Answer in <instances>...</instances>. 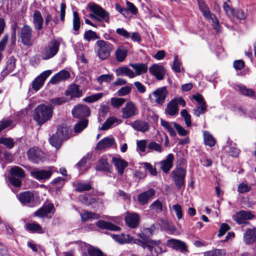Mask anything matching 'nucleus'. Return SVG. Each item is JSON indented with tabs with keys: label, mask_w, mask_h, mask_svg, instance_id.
Returning a JSON list of instances; mask_svg holds the SVG:
<instances>
[{
	"label": "nucleus",
	"mask_w": 256,
	"mask_h": 256,
	"mask_svg": "<svg viewBox=\"0 0 256 256\" xmlns=\"http://www.w3.org/2000/svg\"><path fill=\"white\" fill-rule=\"evenodd\" d=\"M60 43L58 40L54 39L42 47L40 50V56L44 60H48L54 57L58 53Z\"/></svg>",
	"instance_id": "nucleus-2"
},
{
	"label": "nucleus",
	"mask_w": 256,
	"mask_h": 256,
	"mask_svg": "<svg viewBox=\"0 0 256 256\" xmlns=\"http://www.w3.org/2000/svg\"><path fill=\"white\" fill-rule=\"evenodd\" d=\"M16 60L14 56L10 57L6 62V69L8 72H12L16 68Z\"/></svg>",
	"instance_id": "nucleus-51"
},
{
	"label": "nucleus",
	"mask_w": 256,
	"mask_h": 256,
	"mask_svg": "<svg viewBox=\"0 0 256 256\" xmlns=\"http://www.w3.org/2000/svg\"><path fill=\"white\" fill-rule=\"evenodd\" d=\"M160 124L162 126H163L164 128L167 130L169 132L171 136H174L176 135V132L174 130L171 126L169 122L164 120L162 119H161Z\"/></svg>",
	"instance_id": "nucleus-48"
},
{
	"label": "nucleus",
	"mask_w": 256,
	"mask_h": 256,
	"mask_svg": "<svg viewBox=\"0 0 256 256\" xmlns=\"http://www.w3.org/2000/svg\"><path fill=\"white\" fill-rule=\"evenodd\" d=\"M96 224L98 227L102 229H106L113 231H119L120 230V228L119 226L103 220H98Z\"/></svg>",
	"instance_id": "nucleus-25"
},
{
	"label": "nucleus",
	"mask_w": 256,
	"mask_h": 256,
	"mask_svg": "<svg viewBox=\"0 0 256 256\" xmlns=\"http://www.w3.org/2000/svg\"><path fill=\"white\" fill-rule=\"evenodd\" d=\"M104 94L102 93L96 94L94 95L87 96L83 99V100L88 103L96 102L102 98Z\"/></svg>",
	"instance_id": "nucleus-50"
},
{
	"label": "nucleus",
	"mask_w": 256,
	"mask_h": 256,
	"mask_svg": "<svg viewBox=\"0 0 256 256\" xmlns=\"http://www.w3.org/2000/svg\"><path fill=\"white\" fill-rule=\"evenodd\" d=\"M208 20H212V24L214 28L218 32H220V23L218 20L216 18L215 14H212V16H210V18H208L206 19Z\"/></svg>",
	"instance_id": "nucleus-53"
},
{
	"label": "nucleus",
	"mask_w": 256,
	"mask_h": 256,
	"mask_svg": "<svg viewBox=\"0 0 256 256\" xmlns=\"http://www.w3.org/2000/svg\"><path fill=\"white\" fill-rule=\"evenodd\" d=\"M165 112L170 116H174L178 114V108L176 104L174 103V101L172 100L168 103Z\"/></svg>",
	"instance_id": "nucleus-40"
},
{
	"label": "nucleus",
	"mask_w": 256,
	"mask_h": 256,
	"mask_svg": "<svg viewBox=\"0 0 256 256\" xmlns=\"http://www.w3.org/2000/svg\"><path fill=\"white\" fill-rule=\"evenodd\" d=\"M254 216L250 212L241 210L236 216V220L238 224H242L246 220H250Z\"/></svg>",
	"instance_id": "nucleus-29"
},
{
	"label": "nucleus",
	"mask_w": 256,
	"mask_h": 256,
	"mask_svg": "<svg viewBox=\"0 0 256 256\" xmlns=\"http://www.w3.org/2000/svg\"><path fill=\"white\" fill-rule=\"evenodd\" d=\"M122 118L128 119L134 116L138 113L136 105L132 102H126L122 109Z\"/></svg>",
	"instance_id": "nucleus-8"
},
{
	"label": "nucleus",
	"mask_w": 256,
	"mask_h": 256,
	"mask_svg": "<svg viewBox=\"0 0 256 256\" xmlns=\"http://www.w3.org/2000/svg\"><path fill=\"white\" fill-rule=\"evenodd\" d=\"M112 238L120 244L130 243L132 240V238L129 234H113Z\"/></svg>",
	"instance_id": "nucleus-35"
},
{
	"label": "nucleus",
	"mask_w": 256,
	"mask_h": 256,
	"mask_svg": "<svg viewBox=\"0 0 256 256\" xmlns=\"http://www.w3.org/2000/svg\"><path fill=\"white\" fill-rule=\"evenodd\" d=\"M87 250L89 256H100L103 252L100 249L91 246H88Z\"/></svg>",
	"instance_id": "nucleus-55"
},
{
	"label": "nucleus",
	"mask_w": 256,
	"mask_h": 256,
	"mask_svg": "<svg viewBox=\"0 0 256 256\" xmlns=\"http://www.w3.org/2000/svg\"><path fill=\"white\" fill-rule=\"evenodd\" d=\"M65 94L66 96H70L71 98H78L82 96L83 92L82 90L80 89L78 85L76 84H72L66 91Z\"/></svg>",
	"instance_id": "nucleus-18"
},
{
	"label": "nucleus",
	"mask_w": 256,
	"mask_h": 256,
	"mask_svg": "<svg viewBox=\"0 0 256 256\" xmlns=\"http://www.w3.org/2000/svg\"><path fill=\"white\" fill-rule=\"evenodd\" d=\"M199 106L196 107L194 110V114L196 116H199L200 114H202L206 112V103H202L200 104Z\"/></svg>",
	"instance_id": "nucleus-59"
},
{
	"label": "nucleus",
	"mask_w": 256,
	"mask_h": 256,
	"mask_svg": "<svg viewBox=\"0 0 256 256\" xmlns=\"http://www.w3.org/2000/svg\"><path fill=\"white\" fill-rule=\"evenodd\" d=\"M54 170L52 167H50L48 170H38L31 172L32 176L38 180H45L49 179Z\"/></svg>",
	"instance_id": "nucleus-12"
},
{
	"label": "nucleus",
	"mask_w": 256,
	"mask_h": 256,
	"mask_svg": "<svg viewBox=\"0 0 256 256\" xmlns=\"http://www.w3.org/2000/svg\"><path fill=\"white\" fill-rule=\"evenodd\" d=\"M120 120L116 118L110 117L108 118L106 121L102 124L100 130H106L110 128L114 125H117L120 124Z\"/></svg>",
	"instance_id": "nucleus-33"
},
{
	"label": "nucleus",
	"mask_w": 256,
	"mask_h": 256,
	"mask_svg": "<svg viewBox=\"0 0 256 256\" xmlns=\"http://www.w3.org/2000/svg\"><path fill=\"white\" fill-rule=\"evenodd\" d=\"M200 10L202 12L203 16L206 19L210 18V16L213 14L211 12L210 9L204 0H197Z\"/></svg>",
	"instance_id": "nucleus-27"
},
{
	"label": "nucleus",
	"mask_w": 256,
	"mask_h": 256,
	"mask_svg": "<svg viewBox=\"0 0 256 256\" xmlns=\"http://www.w3.org/2000/svg\"><path fill=\"white\" fill-rule=\"evenodd\" d=\"M72 26L73 30L74 31V35L78 34V32L79 30L80 27V18L77 12H73V20H72Z\"/></svg>",
	"instance_id": "nucleus-38"
},
{
	"label": "nucleus",
	"mask_w": 256,
	"mask_h": 256,
	"mask_svg": "<svg viewBox=\"0 0 256 256\" xmlns=\"http://www.w3.org/2000/svg\"><path fill=\"white\" fill-rule=\"evenodd\" d=\"M129 65L134 70L136 76L145 74L148 70V64L145 63L130 64Z\"/></svg>",
	"instance_id": "nucleus-26"
},
{
	"label": "nucleus",
	"mask_w": 256,
	"mask_h": 256,
	"mask_svg": "<svg viewBox=\"0 0 256 256\" xmlns=\"http://www.w3.org/2000/svg\"><path fill=\"white\" fill-rule=\"evenodd\" d=\"M148 148L159 153H161L163 150L162 146L155 142H150L148 144Z\"/></svg>",
	"instance_id": "nucleus-58"
},
{
	"label": "nucleus",
	"mask_w": 256,
	"mask_h": 256,
	"mask_svg": "<svg viewBox=\"0 0 256 256\" xmlns=\"http://www.w3.org/2000/svg\"><path fill=\"white\" fill-rule=\"evenodd\" d=\"M32 28L28 25L24 26L20 30V37L22 43L27 46L32 45Z\"/></svg>",
	"instance_id": "nucleus-7"
},
{
	"label": "nucleus",
	"mask_w": 256,
	"mask_h": 256,
	"mask_svg": "<svg viewBox=\"0 0 256 256\" xmlns=\"http://www.w3.org/2000/svg\"><path fill=\"white\" fill-rule=\"evenodd\" d=\"M168 91L166 87L157 89L152 92L155 102L160 105H162L164 103Z\"/></svg>",
	"instance_id": "nucleus-14"
},
{
	"label": "nucleus",
	"mask_w": 256,
	"mask_h": 256,
	"mask_svg": "<svg viewBox=\"0 0 256 256\" xmlns=\"http://www.w3.org/2000/svg\"><path fill=\"white\" fill-rule=\"evenodd\" d=\"M87 250L89 256H100L103 252L100 249L91 246H88Z\"/></svg>",
	"instance_id": "nucleus-54"
},
{
	"label": "nucleus",
	"mask_w": 256,
	"mask_h": 256,
	"mask_svg": "<svg viewBox=\"0 0 256 256\" xmlns=\"http://www.w3.org/2000/svg\"><path fill=\"white\" fill-rule=\"evenodd\" d=\"M132 126L136 130L145 132L149 130V124L147 122L142 121V120H136L134 121L132 124Z\"/></svg>",
	"instance_id": "nucleus-24"
},
{
	"label": "nucleus",
	"mask_w": 256,
	"mask_h": 256,
	"mask_svg": "<svg viewBox=\"0 0 256 256\" xmlns=\"http://www.w3.org/2000/svg\"><path fill=\"white\" fill-rule=\"evenodd\" d=\"M70 77V72L66 70H62L53 76L50 80L52 84H55L61 81L65 80Z\"/></svg>",
	"instance_id": "nucleus-20"
},
{
	"label": "nucleus",
	"mask_w": 256,
	"mask_h": 256,
	"mask_svg": "<svg viewBox=\"0 0 256 256\" xmlns=\"http://www.w3.org/2000/svg\"><path fill=\"white\" fill-rule=\"evenodd\" d=\"M113 79L114 76L112 74H106L100 76L97 78V80L100 84H102L103 82L109 83L113 80Z\"/></svg>",
	"instance_id": "nucleus-56"
},
{
	"label": "nucleus",
	"mask_w": 256,
	"mask_h": 256,
	"mask_svg": "<svg viewBox=\"0 0 256 256\" xmlns=\"http://www.w3.org/2000/svg\"><path fill=\"white\" fill-rule=\"evenodd\" d=\"M54 206L51 204L44 205L42 207L34 212V216L39 218H44L51 212Z\"/></svg>",
	"instance_id": "nucleus-23"
},
{
	"label": "nucleus",
	"mask_w": 256,
	"mask_h": 256,
	"mask_svg": "<svg viewBox=\"0 0 256 256\" xmlns=\"http://www.w3.org/2000/svg\"><path fill=\"white\" fill-rule=\"evenodd\" d=\"M239 90L242 94L246 96H252L254 95V92L253 90L246 88L244 86H240Z\"/></svg>",
	"instance_id": "nucleus-62"
},
{
	"label": "nucleus",
	"mask_w": 256,
	"mask_h": 256,
	"mask_svg": "<svg viewBox=\"0 0 256 256\" xmlns=\"http://www.w3.org/2000/svg\"><path fill=\"white\" fill-rule=\"evenodd\" d=\"M26 228L27 230L32 232H37L38 234H43L44 232V230L36 222L28 223L26 225Z\"/></svg>",
	"instance_id": "nucleus-34"
},
{
	"label": "nucleus",
	"mask_w": 256,
	"mask_h": 256,
	"mask_svg": "<svg viewBox=\"0 0 256 256\" xmlns=\"http://www.w3.org/2000/svg\"><path fill=\"white\" fill-rule=\"evenodd\" d=\"M155 194V191L152 188H150L147 191L140 194L138 196V200L139 202L142 204H145Z\"/></svg>",
	"instance_id": "nucleus-22"
},
{
	"label": "nucleus",
	"mask_w": 256,
	"mask_h": 256,
	"mask_svg": "<svg viewBox=\"0 0 256 256\" xmlns=\"http://www.w3.org/2000/svg\"><path fill=\"white\" fill-rule=\"evenodd\" d=\"M140 216L137 214L128 213L125 217L126 224L130 228H134L140 224Z\"/></svg>",
	"instance_id": "nucleus-16"
},
{
	"label": "nucleus",
	"mask_w": 256,
	"mask_h": 256,
	"mask_svg": "<svg viewBox=\"0 0 256 256\" xmlns=\"http://www.w3.org/2000/svg\"><path fill=\"white\" fill-rule=\"evenodd\" d=\"M244 238L245 242L247 244H250L256 242L254 234L251 229H248L246 231Z\"/></svg>",
	"instance_id": "nucleus-44"
},
{
	"label": "nucleus",
	"mask_w": 256,
	"mask_h": 256,
	"mask_svg": "<svg viewBox=\"0 0 256 256\" xmlns=\"http://www.w3.org/2000/svg\"><path fill=\"white\" fill-rule=\"evenodd\" d=\"M112 162L116 167L118 174H122L125 168L128 166V163L124 159L120 158L113 157Z\"/></svg>",
	"instance_id": "nucleus-21"
},
{
	"label": "nucleus",
	"mask_w": 256,
	"mask_h": 256,
	"mask_svg": "<svg viewBox=\"0 0 256 256\" xmlns=\"http://www.w3.org/2000/svg\"><path fill=\"white\" fill-rule=\"evenodd\" d=\"M10 174L11 176L24 178L25 176L24 171L20 167L15 166L12 167L10 170Z\"/></svg>",
	"instance_id": "nucleus-43"
},
{
	"label": "nucleus",
	"mask_w": 256,
	"mask_h": 256,
	"mask_svg": "<svg viewBox=\"0 0 256 256\" xmlns=\"http://www.w3.org/2000/svg\"><path fill=\"white\" fill-rule=\"evenodd\" d=\"M174 155L172 154H168L166 158L160 162V168L164 173H168L173 166Z\"/></svg>",
	"instance_id": "nucleus-19"
},
{
	"label": "nucleus",
	"mask_w": 256,
	"mask_h": 256,
	"mask_svg": "<svg viewBox=\"0 0 256 256\" xmlns=\"http://www.w3.org/2000/svg\"><path fill=\"white\" fill-rule=\"evenodd\" d=\"M84 38L87 41L99 38L96 33L91 30L86 31L84 34Z\"/></svg>",
	"instance_id": "nucleus-52"
},
{
	"label": "nucleus",
	"mask_w": 256,
	"mask_h": 256,
	"mask_svg": "<svg viewBox=\"0 0 256 256\" xmlns=\"http://www.w3.org/2000/svg\"><path fill=\"white\" fill-rule=\"evenodd\" d=\"M92 188L91 184L89 182H78L76 184L75 190L78 192H82L84 191H88Z\"/></svg>",
	"instance_id": "nucleus-45"
},
{
	"label": "nucleus",
	"mask_w": 256,
	"mask_h": 256,
	"mask_svg": "<svg viewBox=\"0 0 256 256\" xmlns=\"http://www.w3.org/2000/svg\"><path fill=\"white\" fill-rule=\"evenodd\" d=\"M128 50L123 46L118 47L115 52V57L118 62H122L126 58L128 55Z\"/></svg>",
	"instance_id": "nucleus-28"
},
{
	"label": "nucleus",
	"mask_w": 256,
	"mask_h": 256,
	"mask_svg": "<svg viewBox=\"0 0 256 256\" xmlns=\"http://www.w3.org/2000/svg\"><path fill=\"white\" fill-rule=\"evenodd\" d=\"M72 114L74 118H80L89 116L90 112L89 108L87 106L78 104L72 110Z\"/></svg>",
	"instance_id": "nucleus-10"
},
{
	"label": "nucleus",
	"mask_w": 256,
	"mask_h": 256,
	"mask_svg": "<svg viewBox=\"0 0 256 256\" xmlns=\"http://www.w3.org/2000/svg\"><path fill=\"white\" fill-rule=\"evenodd\" d=\"M182 116L184 118L185 123L188 126H191V116L186 110H182L180 112Z\"/></svg>",
	"instance_id": "nucleus-60"
},
{
	"label": "nucleus",
	"mask_w": 256,
	"mask_h": 256,
	"mask_svg": "<svg viewBox=\"0 0 256 256\" xmlns=\"http://www.w3.org/2000/svg\"><path fill=\"white\" fill-rule=\"evenodd\" d=\"M96 44L98 58L102 60L108 58L114 48L113 44L103 40H98Z\"/></svg>",
	"instance_id": "nucleus-3"
},
{
	"label": "nucleus",
	"mask_w": 256,
	"mask_h": 256,
	"mask_svg": "<svg viewBox=\"0 0 256 256\" xmlns=\"http://www.w3.org/2000/svg\"><path fill=\"white\" fill-rule=\"evenodd\" d=\"M172 208L176 214L178 219L179 220L182 219L183 214L181 206L179 204H176L173 205Z\"/></svg>",
	"instance_id": "nucleus-64"
},
{
	"label": "nucleus",
	"mask_w": 256,
	"mask_h": 256,
	"mask_svg": "<svg viewBox=\"0 0 256 256\" xmlns=\"http://www.w3.org/2000/svg\"><path fill=\"white\" fill-rule=\"evenodd\" d=\"M34 196L33 194L29 191L24 192L20 194L19 196L20 200L23 204H29L34 200Z\"/></svg>",
	"instance_id": "nucleus-36"
},
{
	"label": "nucleus",
	"mask_w": 256,
	"mask_h": 256,
	"mask_svg": "<svg viewBox=\"0 0 256 256\" xmlns=\"http://www.w3.org/2000/svg\"><path fill=\"white\" fill-rule=\"evenodd\" d=\"M204 144L210 147L213 146L216 144L214 138L207 131L203 132Z\"/></svg>",
	"instance_id": "nucleus-42"
},
{
	"label": "nucleus",
	"mask_w": 256,
	"mask_h": 256,
	"mask_svg": "<svg viewBox=\"0 0 256 256\" xmlns=\"http://www.w3.org/2000/svg\"><path fill=\"white\" fill-rule=\"evenodd\" d=\"M186 172V169L181 167H176L171 172V177L178 189L184 186Z\"/></svg>",
	"instance_id": "nucleus-4"
},
{
	"label": "nucleus",
	"mask_w": 256,
	"mask_h": 256,
	"mask_svg": "<svg viewBox=\"0 0 256 256\" xmlns=\"http://www.w3.org/2000/svg\"><path fill=\"white\" fill-rule=\"evenodd\" d=\"M234 16L240 20H244L247 16V13L244 10L238 8L234 10V16Z\"/></svg>",
	"instance_id": "nucleus-57"
},
{
	"label": "nucleus",
	"mask_w": 256,
	"mask_h": 256,
	"mask_svg": "<svg viewBox=\"0 0 256 256\" xmlns=\"http://www.w3.org/2000/svg\"><path fill=\"white\" fill-rule=\"evenodd\" d=\"M53 114V109L50 106L41 104L35 108L34 118L39 125H42L50 120Z\"/></svg>",
	"instance_id": "nucleus-1"
},
{
	"label": "nucleus",
	"mask_w": 256,
	"mask_h": 256,
	"mask_svg": "<svg viewBox=\"0 0 256 256\" xmlns=\"http://www.w3.org/2000/svg\"><path fill=\"white\" fill-rule=\"evenodd\" d=\"M29 160L32 162L38 164L42 162L44 157V153L38 148H32L27 152Z\"/></svg>",
	"instance_id": "nucleus-9"
},
{
	"label": "nucleus",
	"mask_w": 256,
	"mask_h": 256,
	"mask_svg": "<svg viewBox=\"0 0 256 256\" xmlns=\"http://www.w3.org/2000/svg\"><path fill=\"white\" fill-rule=\"evenodd\" d=\"M80 216L82 220L84 222L87 221L90 219L97 220L100 218V216L98 214L88 211H84V212L82 213Z\"/></svg>",
	"instance_id": "nucleus-41"
},
{
	"label": "nucleus",
	"mask_w": 256,
	"mask_h": 256,
	"mask_svg": "<svg viewBox=\"0 0 256 256\" xmlns=\"http://www.w3.org/2000/svg\"><path fill=\"white\" fill-rule=\"evenodd\" d=\"M132 90L130 86H126L120 88L117 92V95L118 96H124L129 94Z\"/></svg>",
	"instance_id": "nucleus-61"
},
{
	"label": "nucleus",
	"mask_w": 256,
	"mask_h": 256,
	"mask_svg": "<svg viewBox=\"0 0 256 256\" xmlns=\"http://www.w3.org/2000/svg\"><path fill=\"white\" fill-rule=\"evenodd\" d=\"M110 164L108 162L107 160L105 158H101L98 162V164L96 167L98 170H106L108 171L111 168Z\"/></svg>",
	"instance_id": "nucleus-39"
},
{
	"label": "nucleus",
	"mask_w": 256,
	"mask_h": 256,
	"mask_svg": "<svg viewBox=\"0 0 256 256\" xmlns=\"http://www.w3.org/2000/svg\"><path fill=\"white\" fill-rule=\"evenodd\" d=\"M43 21L40 12L38 10H35L34 14L33 22L36 30H40L42 28Z\"/></svg>",
	"instance_id": "nucleus-32"
},
{
	"label": "nucleus",
	"mask_w": 256,
	"mask_h": 256,
	"mask_svg": "<svg viewBox=\"0 0 256 256\" xmlns=\"http://www.w3.org/2000/svg\"><path fill=\"white\" fill-rule=\"evenodd\" d=\"M126 101V99L122 98H112L110 99L111 105L115 108H119Z\"/></svg>",
	"instance_id": "nucleus-46"
},
{
	"label": "nucleus",
	"mask_w": 256,
	"mask_h": 256,
	"mask_svg": "<svg viewBox=\"0 0 256 256\" xmlns=\"http://www.w3.org/2000/svg\"><path fill=\"white\" fill-rule=\"evenodd\" d=\"M150 72L154 75L158 80H162L164 79L165 74V70L164 68L158 64H154L149 68Z\"/></svg>",
	"instance_id": "nucleus-15"
},
{
	"label": "nucleus",
	"mask_w": 256,
	"mask_h": 256,
	"mask_svg": "<svg viewBox=\"0 0 256 256\" xmlns=\"http://www.w3.org/2000/svg\"><path fill=\"white\" fill-rule=\"evenodd\" d=\"M225 254L226 251L224 249H214L204 253V256H224Z\"/></svg>",
	"instance_id": "nucleus-47"
},
{
	"label": "nucleus",
	"mask_w": 256,
	"mask_h": 256,
	"mask_svg": "<svg viewBox=\"0 0 256 256\" xmlns=\"http://www.w3.org/2000/svg\"><path fill=\"white\" fill-rule=\"evenodd\" d=\"M146 248L150 254L146 256H158L159 254L165 252V246L162 244L160 240H152L149 242Z\"/></svg>",
	"instance_id": "nucleus-6"
},
{
	"label": "nucleus",
	"mask_w": 256,
	"mask_h": 256,
	"mask_svg": "<svg viewBox=\"0 0 256 256\" xmlns=\"http://www.w3.org/2000/svg\"><path fill=\"white\" fill-rule=\"evenodd\" d=\"M51 74V70H48L42 72L39 76L36 78L32 82V88L37 91L43 86L44 81Z\"/></svg>",
	"instance_id": "nucleus-13"
},
{
	"label": "nucleus",
	"mask_w": 256,
	"mask_h": 256,
	"mask_svg": "<svg viewBox=\"0 0 256 256\" xmlns=\"http://www.w3.org/2000/svg\"><path fill=\"white\" fill-rule=\"evenodd\" d=\"M168 244L172 248L180 250L182 252H187L186 244L180 240L174 239L170 240H168Z\"/></svg>",
	"instance_id": "nucleus-31"
},
{
	"label": "nucleus",
	"mask_w": 256,
	"mask_h": 256,
	"mask_svg": "<svg viewBox=\"0 0 256 256\" xmlns=\"http://www.w3.org/2000/svg\"><path fill=\"white\" fill-rule=\"evenodd\" d=\"M115 144L112 137H106L100 140L96 146V150H100L112 147Z\"/></svg>",
	"instance_id": "nucleus-17"
},
{
	"label": "nucleus",
	"mask_w": 256,
	"mask_h": 256,
	"mask_svg": "<svg viewBox=\"0 0 256 256\" xmlns=\"http://www.w3.org/2000/svg\"><path fill=\"white\" fill-rule=\"evenodd\" d=\"M12 121L10 119H2L0 121V132L9 127L12 124Z\"/></svg>",
	"instance_id": "nucleus-63"
},
{
	"label": "nucleus",
	"mask_w": 256,
	"mask_h": 256,
	"mask_svg": "<svg viewBox=\"0 0 256 256\" xmlns=\"http://www.w3.org/2000/svg\"><path fill=\"white\" fill-rule=\"evenodd\" d=\"M88 120L86 118H82L78 121L74 126V130L75 133H80L82 132L88 125Z\"/></svg>",
	"instance_id": "nucleus-37"
},
{
	"label": "nucleus",
	"mask_w": 256,
	"mask_h": 256,
	"mask_svg": "<svg viewBox=\"0 0 256 256\" xmlns=\"http://www.w3.org/2000/svg\"><path fill=\"white\" fill-rule=\"evenodd\" d=\"M0 144H3L8 148H12L14 144V139L12 138H0Z\"/></svg>",
	"instance_id": "nucleus-49"
},
{
	"label": "nucleus",
	"mask_w": 256,
	"mask_h": 256,
	"mask_svg": "<svg viewBox=\"0 0 256 256\" xmlns=\"http://www.w3.org/2000/svg\"><path fill=\"white\" fill-rule=\"evenodd\" d=\"M66 128H58L56 133L53 134L49 138V142L50 144L56 149L60 148L62 140L66 138Z\"/></svg>",
	"instance_id": "nucleus-5"
},
{
	"label": "nucleus",
	"mask_w": 256,
	"mask_h": 256,
	"mask_svg": "<svg viewBox=\"0 0 256 256\" xmlns=\"http://www.w3.org/2000/svg\"><path fill=\"white\" fill-rule=\"evenodd\" d=\"M117 76H124L130 78H134L136 76L134 72L127 66H122L117 68L116 70Z\"/></svg>",
	"instance_id": "nucleus-30"
},
{
	"label": "nucleus",
	"mask_w": 256,
	"mask_h": 256,
	"mask_svg": "<svg viewBox=\"0 0 256 256\" xmlns=\"http://www.w3.org/2000/svg\"><path fill=\"white\" fill-rule=\"evenodd\" d=\"M89 8L90 10L100 18L99 21L108 22L109 14L102 7L96 4H92L90 6Z\"/></svg>",
	"instance_id": "nucleus-11"
}]
</instances>
